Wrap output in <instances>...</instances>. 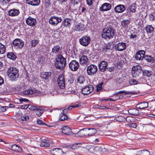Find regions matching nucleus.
Instances as JSON below:
<instances>
[{
	"mask_svg": "<svg viewBox=\"0 0 155 155\" xmlns=\"http://www.w3.org/2000/svg\"><path fill=\"white\" fill-rule=\"evenodd\" d=\"M103 82H101L98 85L96 86V91L97 92L99 91L102 89V86L103 84Z\"/></svg>",
	"mask_w": 155,
	"mask_h": 155,
	"instance_id": "obj_49",
	"label": "nucleus"
},
{
	"mask_svg": "<svg viewBox=\"0 0 155 155\" xmlns=\"http://www.w3.org/2000/svg\"><path fill=\"white\" fill-rule=\"evenodd\" d=\"M126 48V44L124 42H120L116 44L115 46L116 50L122 51L125 50Z\"/></svg>",
	"mask_w": 155,
	"mask_h": 155,
	"instance_id": "obj_14",
	"label": "nucleus"
},
{
	"mask_svg": "<svg viewBox=\"0 0 155 155\" xmlns=\"http://www.w3.org/2000/svg\"><path fill=\"white\" fill-rule=\"evenodd\" d=\"M59 87L61 89H64L65 87V81L64 76L62 74H60L57 80Z\"/></svg>",
	"mask_w": 155,
	"mask_h": 155,
	"instance_id": "obj_7",
	"label": "nucleus"
},
{
	"mask_svg": "<svg viewBox=\"0 0 155 155\" xmlns=\"http://www.w3.org/2000/svg\"><path fill=\"white\" fill-rule=\"evenodd\" d=\"M111 5L110 4L105 3L103 4L99 8L100 11H106L110 9Z\"/></svg>",
	"mask_w": 155,
	"mask_h": 155,
	"instance_id": "obj_16",
	"label": "nucleus"
},
{
	"mask_svg": "<svg viewBox=\"0 0 155 155\" xmlns=\"http://www.w3.org/2000/svg\"><path fill=\"white\" fill-rule=\"evenodd\" d=\"M145 51L143 50L139 51L136 54L135 58L136 60H140L144 58Z\"/></svg>",
	"mask_w": 155,
	"mask_h": 155,
	"instance_id": "obj_17",
	"label": "nucleus"
},
{
	"mask_svg": "<svg viewBox=\"0 0 155 155\" xmlns=\"http://www.w3.org/2000/svg\"><path fill=\"white\" fill-rule=\"evenodd\" d=\"M62 152L61 148H54L51 151V153L53 155H62Z\"/></svg>",
	"mask_w": 155,
	"mask_h": 155,
	"instance_id": "obj_25",
	"label": "nucleus"
},
{
	"mask_svg": "<svg viewBox=\"0 0 155 155\" xmlns=\"http://www.w3.org/2000/svg\"><path fill=\"white\" fill-rule=\"evenodd\" d=\"M15 151H17L19 152H21L22 151L21 148L18 146L17 145V146L16 148V150Z\"/></svg>",
	"mask_w": 155,
	"mask_h": 155,
	"instance_id": "obj_63",
	"label": "nucleus"
},
{
	"mask_svg": "<svg viewBox=\"0 0 155 155\" xmlns=\"http://www.w3.org/2000/svg\"><path fill=\"white\" fill-rule=\"evenodd\" d=\"M28 107V104H26L25 105H22L21 106V109H27Z\"/></svg>",
	"mask_w": 155,
	"mask_h": 155,
	"instance_id": "obj_61",
	"label": "nucleus"
},
{
	"mask_svg": "<svg viewBox=\"0 0 155 155\" xmlns=\"http://www.w3.org/2000/svg\"><path fill=\"white\" fill-rule=\"evenodd\" d=\"M50 142L46 139H43L41 140L40 145L41 147H48L50 146Z\"/></svg>",
	"mask_w": 155,
	"mask_h": 155,
	"instance_id": "obj_29",
	"label": "nucleus"
},
{
	"mask_svg": "<svg viewBox=\"0 0 155 155\" xmlns=\"http://www.w3.org/2000/svg\"><path fill=\"white\" fill-rule=\"evenodd\" d=\"M7 57L12 60H15L16 58V56L13 52H9L7 54Z\"/></svg>",
	"mask_w": 155,
	"mask_h": 155,
	"instance_id": "obj_38",
	"label": "nucleus"
},
{
	"mask_svg": "<svg viewBox=\"0 0 155 155\" xmlns=\"http://www.w3.org/2000/svg\"><path fill=\"white\" fill-rule=\"evenodd\" d=\"M107 69L108 71L110 72H112L114 70V67H111L110 68H107Z\"/></svg>",
	"mask_w": 155,
	"mask_h": 155,
	"instance_id": "obj_64",
	"label": "nucleus"
},
{
	"mask_svg": "<svg viewBox=\"0 0 155 155\" xmlns=\"http://www.w3.org/2000/svg\"><path fill=\"white\" fill-rule=\"evenodd\" d=\"M97 71V66L93 64H91L88 66L87 68V71L89 75L92 76L94 75Z\"/></svg>",
	"mask_w": 155,
	"mask_h": 155,
	"instance_id": "obj_4",
	"label": "nucleus"
},
{
	"mask_svg": "<svg viewBox=\"0 0 155 155\" xmlns=\"http://www.w3.org/2000/svg\"><path fill=\"white\" fill-rule=\"evenodd\" d=\"M128 112L130 114L134 116H137L139 114V110L136 108L130 109Z\"/></svg>",
	"mask_w": 155,
	"mask_h": 155,
	"instance_id": "obj_28",
	"label": "nucleus"
},
{
	"mask_svg": "<svg viewBox=\"0 0 155 155\" xmlns=\"http://www.w3.org/2000/svg\"><path fill=\"white\" fill-rule=\"evenodd\" d=\"M38 40L35 39H34L31 41V44L32 47H35L38 43Z\"/></svg>",
	"mask_w": 155,
	"mask_h": 155,
	"instance_id": "obj_48",
	"label": "nucleus"
},
{
	"mask_svg": "<svg viewBox=\"0 0 155 155\" xmlns=\"http://www.w3.org/2000/svg\"><path fill=\"white\" fill-rule=\"evenodd\" d=\"M19 101L20 103H22L23 101L28 102V100L26 99L21 98L19 99Z\"/></svg>",
	"mask_w": 155,
	"mask_h": 155,
	"instance_id": "obj_60",
	"label": "nucleus"
},
{
	"mask_svg": "<svg viewBox=\"0 0 155 155\" xmlns=\"http://www.w3.org/2000/svg\"><path fill=\"white\" fill-rule=\"evenodd\" d=\"M81 143H76L73 144L72 147L71 148L73 150H75L78 149L79 147H81Z\"/></svg>",
	"mask_w": 155,
	"mask_h": 155,
	"instance_id": "obj_43",
	"label": "nucleus"
},
{
	"mask_svg": "<svg viewBox=\"0 0 155 155\" xmlns=\"http://www.w3.org/2000/svg\"><path fill=\"white\" fill-rule=\"evenodd\" d=\"M111 46L110 45H107L103 48V50L104 52H107L111 49Z\"/></svg>",
	"mask_w": 155,
	"mask_h": 155,
	"instance_id": "obj_46",
	"label": "nucleus"
},
{
	"mask_svg": "<svg viewBox=\"0 0 155 155\" xmlns=\"http://www.w3.org/2000/svg\"><path fill=\"white\" fill-rule=\"evenodd\" d=\"M38 107H36L35 106H31L29 107V109L30 110L34 111L35 110H36Z\"/></svg>",
	"mask_w": 155,
	"mask_h": 155,
	"instance_id": "obj_56",
	"label": "nucleus"
},
{
	"mask_svg": "<svg viewBox=\"0 0 155 155\" xmlns=\"http://www.w3.org/2000/svg\"><path fill=\"white\" fill-rule=\"evenodd\" d=\"M85 81V79L83 76L79 77L77 79V82L79 84H83Z\"/></svg>",
	"mask_w": 155,
	"mask_h": 155,
	"instance_id": "obj_44",
	"label": "nucleus"
},
{
	"mask_svg": "<svg viewBox=\"0 0 155 155\" xmlns=\"http://www.w3.org/2000/svg\"><path fill=\"white\" fill-rule=\"evenodd\" d=\"M130 21L129 20H124L121 22V25L123 27L127 28L130 23Z\"/></svg>",
	"mask_w": 155,
	"mask_h": 155,
	"instance_id": "obj_33",
	"label": "nucleus"
},
{
	"mask_svg": "<svg viewBox=\"0 0 155 155\" xmlns=\"http://www.w3.org/2000/svg\"><path fill=\"white\" fill-rule=\"evenodd\" d=\"M88 60L86 56L82 55L79 59V62L81 65L86 64L88 62Z\"/></svg>",
	"mask_w": 155,
	"mask_h": 155,
	"instance_id": "obj_26",
	"label": "nucleus"
},
{
	"mask_svg": "<svg viewBox=\"0 0 155 155\" xmlns=\"http://www.w3.org/2000/svg\"><path fill=\"white\" fill-rule=\"evenodd\" d=\"M39 91L36 90L35 89H28L25 90L23 92V94L25 95H28L29 94H32L35 93H40Z\"/></svg>",
	"mask_w": 155,
	"mask_h": 155,
	"instance_id": "obj_19",
	"label": "nucleus"
},
{
	"mask_svg": "<svg viewBox=\"0 0 155 155\" xmlns=\"http://www.w3.org/2000/svg\"><path fill=\"white\" fill-rule=\"evenodd\" d=\"M71 20L68 18L65 19L63 21V23L64 26L67 27L70 25Z\"/></svg>",
	"mask_w": 155,
	"mask_h": 155,
	"instance_id": "obj_40",
	"label": "nucleus"
},
{
	"mask_svg": "<svg viewBox=\"0 0 155 155\" xmlns=\"http://www.w3.org/2000/svg\"><path fill=\"white\" fill-rule=\"evenodd\" d=\"M67 109H65L63 110V113H61L60 116L59 120L61 121H63L67 120L68 118L67 116L64 113L66 112Z\"/></svg>",
	"mask_w": 155,
	"mask_h": 155,
	"instance_id": "obj_30",
	"label": "nucleus"
},
{
	"mask_svg": "<svg viewBox=\"0 0 155 155\" xmlns=\"http://www.w3.org/2000/svg\"><path fill=\"white\" fill-rule=\"evenodd\" d=\"M87 134L86 132V128L80 130L75 135V136L77 137L78 136L80 137H84L87 136Z\"/></svg>",
	"mask_w": 155,
	"mask_h": 155,
	"instance_id": "obj_24",
	"label": "nucleus"
},
{
	"mask_svg": "<svg viewBox=\"0 0 155 155\" xmlns=\"http://www.w3.org/2000/svg\"><path fill=\"white\" fill-rule=\"evenodd\" d=\"M62 133L65 135H72L71 129L67 126L63 127L61 129Z\"/></svg>",
	"mask_w": 155,
	"mask_h": 155,
	"instance_id": "obj_23",
	"label": "nucleus"
},
{
	"mask_svg": "<svg viewBox=\"0 0 155 155\" xmlns=\"http://www.w3.org/2000/svg\"><path fill=\"white\" fill-rule=\"evenodd\" d=\"M149 18L150 21H153L155 19V15L153 14H150L149 15Z\"/></svg>",
	"mask_w": 155,
	"mask_h": 155,
	"instance_id": "obj_50",
	"label": "nucleus"
},
{
	"mask_svg": "<svg viewBox=\"0 0 155 155\" xmlns=\"http://www.w3.org/2000/svg\"><path fill=\"white\" fill-rule=\"evenodd\" d=\"M94 90V87L92 85H89L86 86L82 89V93L84 95H87L92 92Z\"/></svg>",
	"mask_w": 155,
	"mask_h": 155,
	"instance_id": "obj_10",
	"label": "nucleus"
},
{
	"mask_svg": "<svg viewBox=\"0 0 155 155\" xmlns=\"http://www.w3.org/2000/svg\"><path fill=\"white\" fill-rule=\"evenodd\" d=\"M62 19L61 17H58L56 16L51 17L49 20V22L52 25L56 26L59 23L61 22Z\"/></svg>",
	"mask_w": 155,
	"mask_h": 155,
	"instance_id": "obj_6",
	"label": "nucleus"
},
{
	"mask_svg": "<svg viewBox=\"0 0 155 155\" xmlns=\"http://www.w3.org/2000/svg\"><path fill=\"white\" fill-rule=\"evenodd\" d=\"M148 104L146 102H141L137 104L136 105L137 108L139 109H144L148 107Z\"/></svg>",
	"mask_w": 155,
	"mask_h": 155,
	"instance_id": "obj_22",
	"label": "nucleus"
},
{
	"mask_svg": "<svg viewBox=\"0 0 155 155\" xmlns=\"http://www.w3.org/2000/svg\"><path fill=\"white\" fill-rule=\"evenodd\" d=\"M40 2V0H26L27 3L34 6L38 5Z\"/></svg>",
	"mask_w": 155,
	"mask_h": 155,
	"instance_id": "obj_27",
	"label": "nucleus"
},
{
	"mask_svg": "<svg viewBox=\"0 0 155 155\" xmlns=\"http://www.w3.org/2000/svg\"><path fill=\"white\" fill-rule=\"evenodd\" d=\"M129 83L130 85H132L137 84L138 83V82L135 79H133L129 81Z\"/></svg>",
	"mask_w": 155,
	"mask_h": 155,
	"instance_id": "obj_45",
	"label": "nucleus"
},
{
	"mask_svg": "<svg viewBox=\"0 0 155 155\" xmlns=\"http://www.w3.org/2000/svg\"><path fill=\"white\" fill-rule=\"evenodd\" d=\"M145 29L148 36H151L153 34L154 31V28L151 25H147L145 27Z\"/></svg>",
	"mask_w": 155,
	"mask_h": 155,
	"instance_id": "obj_15",
	"label": "nucleus"
},
{
	"mask_svg": "<svg viewBox=\"0 0 155 155\" xmlns=\"http://www.w3.org/2000/svg\"><path fill=\"white\" fill-rule=\"evenodd\" d=\"M17 146V145L16 144H14L12 146L11 148L14 151H15L16 150V148Z\"/></svg>",
	"mask_w": 155,
	"mask_h": 155,
	"instance_id": "obj_62",
	"label": "nucleus"
},
{
	"mask_svg": "<svg viewBox=\"0 0 155 155\" xmlns=\"http://www.w3.org/2000/svg\"><path fill=\"white\" fill-rule=\"evenodd\" d=\"M84 25L81 23H79L75 26V30L76 31H82L84 28Z\"/></svg>",
	"mask_w": 155,
	"mask_h": 155,
	"instance_id": "obj_39",
	"label": "nucleus"
},
{
	"mask_svg": "<svg viewBox=\"0 0 155 155\" xmlns=\"http://www.w3.org/2000/svg\"><path fill=\"white\" fill-rule=\"evenodd\" d=\"M8 109V107L7 106H1L0 107V110L3 112H5Z\"/></svg>",
	"mask_w": 155,
	"mask_h": 155,
	"instance_id": "obj_52",
	"label": "nucleus"
},
{
	"mask_svg": "<svg viewBox=\"0 0 155 155\" xmlns=\"http://www.w3.org/2000/svg\"><path fill=\"white\" fill-rule=\"evenodd\" d=\"M142 71L143 76L149 77L152 74V72L150 70L144 69Z\"/></svg>",
	"mask_w": 155,
	"mask_h": 155,
	"instance_id": "obj_36",
	"label": "nucleus"
},
{
	"mask_svg": "<svg viewBox=\"0 0 155 155\" xmlns=\"http://www.w3.org/2000/svg\"><path fill=\"white\" fill-rule=\"evenodd\" d=\"M141 67L139 65L134 66L132 68V75L134 77H136L138 75V71H140L141 69Z\"/></svg>",
	"mask_w": 155,
	"mask_h": 155,
	"instance_id": "obj_13",
	"label": "nucleus"
},
{
	"mask_svg": "<svg viewBox=\"0 0 155 155\" xmlns=\"http://www.w3.org/2000/svg\"><path fill=\"white\" fill-rule=\"evenodd\" d=\"M29 119V117L27 116H23L21 117V119L22 121H25L28 120Z\"/></svg>",
	"mask_w": 155,
	"mask_h": 155,
	"instance_id": "obj_53",
	"label": "nucleus"
},
{
	"mask_svg": "<svg viewBox=\"0 0 155 155\" xmlns=\"http://www.w3.org/2000/svg\"><path fill=\"white\" fill-rule=\"evenodd\" d=\"M87 136H92L97 132L96 130L94 128H86Z\"/></svg>",
	"mask_w": 155,
	"mask_h": 155,
	"instance_id": "obj_20",
	"label": "nucleus"
},
{
	"mask_svg": "<svg viewBox=\"0 0 155 155\" xmlns=\"http://www.w3.org/2000/svg\"><path fill=\"white\" fill-rule=\"evenodd\" d=\"M37 123L38 124L40 125H46L47 124L45 123H44L42 120H37Z\"/></svg>",
	"mask_w": 155,
	"mask_h": 155,
	"instance_id": "obj_54",
	"label": "nucleus"
},
{
	"mask_svg": "<svg viewBox=\"0 0 155 155\" xmlns=\"http://www.w3.org/2000/svg\"><path fill=\"white\" fill-rule=\"evenodd\" d=\"M124 93L125 94H134V92L130 91H120L119 92H116L114 94V95H117Z\"/></svg>",
	"mask_w": 155,
	"mask_h": 155,
	"instance_id": "obj_35",
	"label": "nucleus"
},
{
	"mask_svg": "<svg viewBox=\"0 0 155 155\" xmlns=\"http://www.w3.org/2000/svg\"><path fill=\"white\" fill-rule=\"evenodd\" d=\"M18 71L15 68L11 67L8 70V75L12 80H13L18 77Z\"/></svg>",
	"mask_w": 155,
	"mask_h": 155,
	"instance_id": "obj_3",
	"label": "nucleus"
},
{
	"mask_svg": "<svg viewBox=\"0 0 155 155\" xmlns=\"http://www.w3.org/2000/svg\"><path fill=\"white\" fill-rule=\"evenodd\" d=\"M61 48L58 45L54 46L52 48V51L54 53H58L61 51Z\"/></svg>",
	"mask_w": 155,
	"mask_h": 155,
	"instance_id": "obj_32",
	"label": "nucleus"
},
{
	"mask_svg": "<svg viewBox=\"0 0 155 155\" xmlns=\"http://www.w3.org/2000/svg\"><path fill=\"white\" fill-rule=\"evenodd\" d=\"M102 38L108 40L112 38L114 35V29L111 25L105 27L102 32Z\"/></svg>",
	"mask_w": 155,
	"mask_h": 155,
	"instance_id": "obj_1",
	"label": "nucleus"
},
{
	"mask_svg": "<svg viewBox=\"0 0 155 155\" xmlns=\"http://www.w3.org/2000/svg\"><path fill=\"white\" fill-rule=\"evenodd\" d=\"M107 65V63L106 61H101L98 65L99 70L101 72H104L106 71Z\"/></svg>",
	"mask_w": 155,
	"mask_h": 155,
	"instance_id": "obj_12",
	"label": "nucleus"
},
{
	"mask_svg": "<svg viewBox=\"0 0 155 155\" xmlns=\"http://www.w3.org/2000/svg\"><path fill=\"white\" fill-rule=\"evenodd\" d=\"M5 46L0 43V54H3L5 51Z\"/></svg>",
	"mask_w": 155,
	"mask_h": 155,
	"instance_id": "obj_42",
	"label": "nucleus"
},
{
	"mask_svg": "<svg viewBox=\"0 0 155 155\" xmlns=\"http://www.w3.org/2000/svg\"><path fill=\"white\" fill-rule=\"evenodd\" d=\"M87 4L89 5H91L92 4L93 0H86Z\"/></svg>",
	"mask_w": 155,
	"mask_h": 155,
	"instance_id": "obj_58",
	"label": "nucleus"
},
{
	"mask_svg": "<svg viewBox=\"0 0 155 155\" xmlns=\"http://www.w3.org/2000/svg\"><path fill=\"white\" fill-rule=\"evenodd\" d=\"M20 13L18 10L13 8L10 9L8 12V14L9 16H15L18 15Z\"/></svg>",
	"mask_w": 155,
	"mask_h": 155,
	"instance_id": "obj_21",
	"label": "nucleus"
},
{
	"mask_svg": "<svg viewBox=\"0 0 155 155\" xmlns=\"http://www.w3.org/2000/svg\"><path fill=\"white\" fill-rule=\"evenodd\" d=\"M69 67L72 71H76L79 67V63L76 60H72L69 64Z\"/></svg>",
	"mask_w": 155,
	"mask_h": 155,
	"instance_id": "obj_8",
	"label": "nucleus"
},
{
	"mask_svg": "<svg viewBox=\"0 0 155 155\" xmlns=\"http://www.w3.org/2000/svg\"><path fill=\"white\" fill-rule=\"evenodd\" d=\"M44 61V58L43 57L39 58L38 60V62L41 64H42L43 63Z\"/></svg>",
	"mask_w": 155,
	"mask_h": 155,
	"instance_id": "obj_57",
	"label": "nucleus"
},
{
	"mask_svg": "<svg viewBox=\"0 0 155 155\" xmlns=\"http://www.w3.org/2000/svg\"><path fill=\"white\" fill-rule=\"evenodd\" d=\"M36 20L35 19L29 16L26 20V23L30 26H34L36 23Z\"/></svg>",
	"mask_w": 155,
	"mask_h": 155,
	"instance_id": "obj_11",
	"label": "nucleus"
},
{
	"mask_svg": "<svg viewBox=\"0 0 155 155\" xmlns=\"http://www.w3.org/2000/svg\"><path fill=\"white\" fill-rule=\"evenodd\" d=\"M140 153V155H150L149 151L146 150H141Z\"/></svg>",
	"mask_w": 155,
	"mask_h": 155,
	"instance_id": "obj_47",
	"label": "nucleus"
},
{
	"mask_svg": "<svg viewBox=\"0 0 155 155\" xmlns=\"http://www.w3.org/2000/svg\"><path fill=\"white\" fill-rule=\"evenodd\" d=\"M144 59L147 62H153L154 61V58L151 56L147 55H144Z\"/></svg>",
	"mask_w": 155,
	"mask_h": 155,
	"instance_id": "obj_34",
	"label": "nucleus"
},
{
	"mask_svg": "<svg viewBox=\"0 0 155 155\" xmlns=\"http://www.w3.org/2000/svg\"><path fill=\"white\" fill-rule=\"evenodd\" d=\"M51 74L50 72H43L41 75V77L42 78L47 79L51 76Z\"/></svg>",
	"mask_w": 155,
	"mask_h": 155,
	"instance_id": "obj_31",
	"label": "nucleus"
},
{
	"mask_svg": "<svg viewBox=\"0 0 155 155\" xmlns=\"http://www.w3.org/2000/svg\"><path fill=\"white\" fill-rule=\"evenodd\" d=\"M45 5L46 7L49 6L51 5L50 1V0H45Z\"/></svg>",
	"mask_w": 155,
	"mask_h": 155,
	"instance_id": "obj_55",
	"label": "nucleus"
},
{
	"mask_svg": "<svg viewBox=\"0 0 155 155\" xmlns=\"http://www.w3.org/2000/svg\"><path fill=\"white\" fill-rule=\"evenodd\" d=\"M125 9V7L123 5H118L115 7L114 9L115 12L118 13H122Z\"/></svg>",
	"mask_w": 155,
	"mask_h": 155,
	"instance_id": "obj_18",
	"label": "nucleus"
},
{
	"mask_svg": "<svg viewBox=\"0 0 155 155\" xmlns=\"http://www.w3.org/2000/svg\"><path fill=\"white\" fill-rule=\"evenodd\" d=\"M130 126L132 128H135L137 127V124L135 123H133L130 124Z\"/></svg>",
	"mask_w": 155,
	"mask_h": 155,
	"instance_id": "obj_59",
	"label": "nucleus"
},
{
	"mask_svg": "<svg viewBox=\"0 0 155 155\" xmlns=\"http://www.w3.org/2000/svg\"><path fill=\"white\" fill-rule=\"evenodd\" d=\"M43 112L44 110L41 107H39L35 111L36 115L38 117L40 116Z\"/></svg>",
	"mask_w": 155,
	"mask_h": 155,
	"instance_id": "obj_37",
	"label": "nucleus"
},
{
	"mask_svg": "<svg viewBox=\"0 0 155 155\" xmlns=\"http://www.w3.org/2000/svg\"><path fill=\"white\" fill-rule=\"evenodd\" d=\"M79 41L81 45L87 46L91 41V38L89 36H84L79 39Z\"/></svg>",
	"mask_w": 155,
	"mask_h": 155,
	"instance_id": "obj_5",
	"label": "nucleus"
},
{
	"mask_svg": "<svg viewBox=\"0 0 155 155\" xmlns=\"http://www.w3.org/2000/svg\"><path fill=\"white\" fill-rule=\"evenodd\" d=\"M13 46L17 48L21 49L24 46V42L22 40L20 39H15L13 42Z\"/></svg>",
	"mask_w": 155,
	"mask_h": 155,
	"instance_id": "obj_9",
	"label": "nucleus"
},
{
	"mask_svg": "<svg viewBox=\"0 0 155 155\" xmlns=\"http://www.w3.org/2000/svg\"><path fill=\"white\" fill-rule=\"evenodd\" d=\"M56 62L55 63L56 68L58 69L62 70L65 67L66 60L61 55L58 56L56 58Z\"/></svg>",
	"mask_w": 155,
	"mask_h": 155,
	"instance_id": "obj_2",
	"label": "nucleus"
},
{
	"mask_svg": "<svg viewBox=\"0 0 155 155\" xmlns=\"http://www.w3.org/2000/svg\"><path fill=\"white\" fill-rule=\"evenodd\" d=\"M136 3H133L130 6V11L131 12L134 13L136 12Z\"/></svg>",
	"mask_w": 155,
	"mask_h": 155,
	"instance_id": "obj_41",
	"label": "nucleus"
},
{
	"mask_svg": "<svg viewBox=\"0 0 155 155\" xmlns=\"http://www.w3.org/2000/svg\"><path fill=\"white\" fill-rule=\"evenodd\" d=\"M1 1L3 5H7L10 2V0H1Z\"/></svg>",
	"mask_w": 155,
	"mask_h": 155,
	"instance_id": "obj_51",
	"label": "nucleus"
}]
</instances>
